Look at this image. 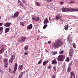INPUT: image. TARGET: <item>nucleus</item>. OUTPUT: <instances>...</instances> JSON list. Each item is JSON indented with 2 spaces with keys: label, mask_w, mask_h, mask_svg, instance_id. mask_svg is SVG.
Instances as JSON below:
<instances>
[{
  "label": "nucleus",
  "mask_w": 78,
  "mask_h": 78,
  "mask_svg": "<svg viewBox=\"0 0 78 78\" xmlns=\"http://www.w3.org/2000/svg\"><path fill=\"white\" fill-rule=\"evenodd\" d=\"M63 44V42L61 41V39H58L57 41L52 44V46L54 48H57L60 47L61 45H62Z\"/></svg>",
  "instance_id": "1"
},
{
  "label": "nucleus",
  "mask_w": 78,
  "mask_h": 78,
  "mask_svg": "<svg viewBox=\"0 0 78 78\" xmlns=\"http://www.w3.org/2000/svg\"><path fill=\"white\" fill-rule=\"evenodd\" d=\"M61 10H78V8L77 7L72 8L69 7H68L67 6H66V7L62 8Z\"/></svg>",
  "instance_id": "2"
},
{
  "label": "nucleus",
  "mask_w": 78,
  "mask_h": 78,
  "mask_svg": "<svg viewBox=\"0 0 78 78\" xmlns=\"http://www.w3.org/2000/svg\"><path fill=\"white\" fill-rule=\"evenodd\" d=\"M66 56L64 55H59L58 57V60L59 61L62 62L64 61Z\"/></svg>",
  "instance_id": "3"
},
{
  "label": "nucleus",
  "mask_w": 78,
  "mask_h": 78,
  "mask_svg": "<svg viewBox=\"0 0 78 78\" xmlns=\"http://www.w3.org/2000/svg\"><path fill=\"white\" fill-rule=\"evenodd\" d=\"M16 56L13 54L11 56V58L9 60V63L10 64L12 63L13 61L15 59Z\"/></svg>",
  "instance_id": "4"
},
{
  "label": "nucleus",
  "mask_w": 78,
  "mask_h": 78,
  "mask_svg": "<svg viewBox=\"0 0 78 78\" xmlns=\"http://www.w3.org/2000/svg\"><path fill=\"white\" fill-rule=\"evenodd\" d=\"M26 39V37H22L21 39H19L18 40V41H19L20 43H22L23 42L25 41V40Z\"/></svg>",
  "instance_id": "5"
},
{
  "label": "nucleus",
  "mask_w": 78,
  "mask_h": 78,
  "mask_svg": "<svg viewBox=\"0 0 78 78\" xmlns=\"http://www.w3.org/2000/svg\"><path fill=\"white\" fill-rule=\"evenodd\" d=\"M32 18L33 21L35 20L36 21H38L40 19L39 17L37 16H33Z\"/></svg>",
  "instance_id": "6"
},
{
  "label": "nucleus",
  "mask_w": 78,
  "mask_h": 78,
  "mask_svg": "<svg viewBox=\"0 0 78 78\" xmlns=\"http://www.w3.org/2000/svg\"><path fill=\"white\" fill-rule=\"evenodd\" d=\"M70 74L71 75L70 78H73L72 76L73 77V78H75V74L73 71H71L70 73Z\"/></svg>",
  "instance_id": "7"
},
{
  "label": "nucleus",
  "mask_w": 78,
  "mask_h": 78,
  "mask_svg": "<svg viewBox=\"0 0 78 78\" xmlns=\"http://www.w3.org/2000/svg\"><path fill=\"white\" fill-rule=\"evenodd\" d=\"M11 25V23H5V24H4V26L6 27H9Z\"/></svg>",
  "instance_id": "8"
},
{
  "label": "nucleus",
  "mask_w": 78,
  "mask_h": 78,
  "mask_svg": "<svg viewBox=\"0 0 78 78\" xmlns=\"http://www.w3.org/2000/svg\"><path fill=\"white\" fill-rule=\"evenodd\" d=\"M62 18L61 16L60 15L58 14L57 16H55V19L57 20H58L60 19H61Z\"/></svg>",
  "instance_id": "9"
},
{
  "label": "nucleus",
  "mask_w": 78,
  "mask_h": 78,
  "mask_svg": "<svg viewBox=\"0 0 78 78\" xmlns=\"http://www.w3.org/2000/svg\"><path fill=\"white\" fill-rule=\"evenodd\" d=\"M33 27V25L32 24H30L29 25H28L27 27V30H30L32 29Z\"/></svg>",
  "instance_id": "10"
},
{
  "label": "nucleus",
  "mask_w": 78,
  "mask_h": 78,
  "mask_svg": "<svg viewBox=\"0 0 78 78\" xmlns=\"http://www.w3.org/2000/svg\"><path fill=\"white\" fill-rule=\"evenodd\" d=\"M18 3H19V6H21V7H22V6H23V4L19 0H18Z\"/></svg>",
  "instance_id": "11"
},
{
  "label": "nucleus",
  "mask_w": 78,
  "mask_h": 78,
  "mask_svg": "<svg viewBox=\"0 0 78 78\" xmlns=\"http://www.w3.org/2000/svg\"><path fill=\"white\" fill-rule=\"evenodd\" d=\"M17 64L16 63H15L14 65V72H16L17 69Z\"/></svg>",
  "instance_id": "12"
},
{
  "label": "nucleus",
  "mask_w": 78,
  "mask_h": 78,
  "mask_svg": "<svg viewBox=\"0 0 78 78\" xmlns=\"http://www.w3.org/2000/svg\"><path fill=\"white\" fill-rule=\"evenodd\" d=\"M78 10H62V12H72L74 11H77Z\"/></svg>",
  "instance_id": "13"
},
{
  "label": "nucleus",
  "mask_w": 78,
  "mask_h": 78,
  "mask_svg": "<svg viewBox=\"0 0 78 78\" xmlns=\"http://www.w3.org/2000/svg\"><path fill=\"white\" fill-rule=\"evenodd\" d=\"M52 65H53V64L56 65L57 63V61L55 59L54 60H52Z\"/></svg>",
  "instance_id": "14"
},
{
  "label": "nucleus",
  "mask_w": 78,
  "mask_h": 78,
  "mask_svg": "<svg viewBox=\"0 0 78 78\" xmlns=\"http://www.w3.org/2000/svg\"><path fill=\"white\" fill-rule=\"evenodd\" d=\"M20 13V12H15L14 14V16L15 17H17L19 16V14Z\"/></svg>",
  "instance_id": "15"
},
{
  "label": "nucleus",
  "mask_w": 78,
  "mask_h": 78,
  "mask_svg": "<svg viewBox=\"0 0 78 78\" xmlns=\"http://www.w3.org/2000/svg\"><path fill=\"white\" fill-rule=\"evenodd\" d=\"M64 27L65 30H68L69 27V25L67 24V25L65 26Z\"/></svg>",
  "instance_id": "16"
},
{
  "label": "nucleus",
  "mask_w": 78,
  "mask_h": 78,
  "mask_svg": "<svg viewBox=\"0 0 78 78\" xmlns=\"http://www.w3.org/2000/svg\"><path fill=\"white\" fill-rule=\"evenodd\" d=\"M18 69L20 70H22L23 69V66L22 65H19Z\"/></svg>",
  "instance_id": "17"
},
{
  "label": "nucleus",
  "mask_w": 78,
  "mask_h": 78,
  "mask_svg": "<svg viewBox=\"0 0 78 78\" xmlns=\"http://www.w3.org/2000/svg\"><path fill=\"white\" fill-rule=\"evenodd\" d=\"M48 23V19L46 18L45 20L44 21V24H47Z\"/></svg>",
  "instance_id": "18"
},
{
  "label": "nucleus",
  "mask_w": 78,
  "mask_h": 78,
  "mask_svg": "<svg viewBox=\"0 0 78 78\" xmlns=\"http://www.w3.org/2000/svg\"><path fill=\"white\" fill-rule=\"evenodd\" d=\"M48 62V61H47L43 62V65L44 66H45Z\"/></svg>",
  "instance_id": "19"
},
{
  "label": "nucleus",
  "mask_w": 78,
  "mask_h": 78,
  "mask_svg": "<svg viewBox=\"0 0 78 78\" xmlns=\"http://www.w3.org/2000/svg\"><path fill=\"white\" fill-rule=\"evenodd\" d=\"M10 30V28H7L5 29V33H6L7 32L9 31Z\"/></svg>",
  "instance_id": "20"
},
{
  "label": "nucleus",
  "mask_w": 78,
  "mask_h": 78,
  "mask_svg": "<svg viewBox=\"0 0 78 78\" xmlns=\"http://www.w3.org/2000/svg\"><path fill=\"white\" fill-rule=\"evenodd\" d=\"M3 61L4 62V63L5 64L8 63V59L6 58H4L3 60Z\"/></svg>",
  "instance_id": "21"
},
{
  "label": "nucleus",
  "mask_w": 78,
  "mask_h": 78,
  "mask_svg": "<svg viewBox=\"0 0 78 78\" xmlns=\"http://www.w3.org/2000/svg\"><path fill=\"white\" fill-rule=\"evenodd\" d=\"M3 27H0V32L2 31L0 33L1 34H2L3 32L2 30H3Z\"/></svg>",
  "instance_id": "22"
},
{
  "label": "nucleus",
  "mask_w": 78,
  "mask_h": 78,
  "mask_svg": "<svg viewBox=\"0 0 78 78\" xmlns=\"http://www.w3.org/2000/svg\"><path fill=\"white\" fill-rule=\"evenodd\" d=\"M35 4L37 6H41V4L38 2H36Z\"/></svg>",
  "instance_id": "23"
},
{
  "label": "nucleus",
  "mask_w": 78,
  "mask_h": 78,
  "mask_svg": "<svg viewBox=\"0 0 78 78\" xmlns=\"http://www.w3.org/2000/svg\"><path fill=\"white\" fill-rule=\"evenodd\" d=\"M24 50L26 51L28 49V46H26L24 47Z\"/></svg>",
  "instance_id": "24"
},
{
  "label": "nucleus",
  "mask_w": 78,
  "mask_h": 78,
  "mask_svg": "<svg viewBox=\"0 0 78 78\" xmlns=\"http://www.w3.org/2000/svg\"><path fill=\"white\" fill-rule=\"evenodd\" d=\"M71 71V69L70 67H69L67 69V72L68 73H69Z\"/></svg>",
  "instance_id": "25"
},
{
  "label": "nucleus",
  "mask_w": 78,
  "mask_h": 78,
  "mask_svg": "<svg viewBox=\"0 0 78 78\" xmlns=\"http://www.w3.org/2000/svg\"><path fill=\"white\" fill-rule=\"evenodd\" d=\"M68 42L69 43H71L72 42V39H70L69 37H68Z\"/></svg>",
  "instance_id": "26"
},
{
  "label": "nucleus",
  "mask_w": 78,
  "mask_h": 78,
  "mask_svg": "<svg viewBox=\"0 0 78 78\" xmlns=\"http://www.w3.org/2000/svg\"><path fill=\"white\" fill-rule=\"evenodd\" d=\"M73 48H76V45L74 43H73Z\"/></svg>",
  "instance_id": "27"
},
{
  "label": "nucleus",
  "mask_w": 78,
  "mask_h": 78,
  "mask_svg": "<svg viewBox=\"0 0 78 78\" xmlns=\"http://www.w3.org/2000/svg\"><path fill=\"white\" fill-rule=\"evenodd\" d=\"M75 3V1H74L70 0L69 1V4H71L72 3Z\"/></svg>",
  "instance_id": "28"
},
{
  "label": "nucleus",
  "mask_w": 78,
  "mask_h": 78,
  "mask_svg": "<svg viewBox=\"0 0 78 78\" xmlns=\"http://www.w3.org/2000/svg\"><path fill=\"white\" fill-rule=\"evenodd\" d=\"M20 25L22 26V27L24 26V23L23 22L20 23Z\"/></svg>",
  "instance_id": "29"
},
{
  "label": "nucleus",
  "mask_w": 78,
  "mask_h": 78,
  "mask_svg": "<svg viewBox=\"0 0 78 78\" xmlns=\"http://www.w3.org/2000/svg\"><path fill=\"white\" fill-rule=\"evenodd\" d=\"M28 54V51H27L25 52L24 53V55H27Z\"/></svg>",
  "instance_id": "30"
},
{
  "label": "nucleus",
  "mask_w": 78,
  "mask_h": 78,
  "mask_svg": "<svg viewBox=\"0 0 78 78\" xmlns=\"http://www.w3.org/2000/svg\"><path fill=\"white\" fill-rule=\"evenodd\" d=\"M73 53L72 52H70L69 53V56H72V54Z\"/></svg>",
  "instance_id": "31"
},
{
  "label": "nucleus",
  "mask_w": 78,
  "mask_h": 78,
  "mask_svg": "<svg viewBox=\"0 0 78 78\" xmlns=\"http://www.w3.org/2000/svg\"><path fill=\"white\" fill-rule=\"evenodd\" d=\"M47 24H44L43 28L44 29H45L47 27Z\"/></svg>",
  "instance_id": "32"
},
{
  "label": "nucleus",
  "mask_w": 78,
  "mask_h": 78,
  "mask_svg": "<svg viewBox=\"0 0 78 78\" xmlns=\"http://www.w3.org/2000/svg\"><path fill=\"white\" fill-rule=\"evenodd\" d=\"M65 61H66L67 62H68L69 61V58L68 57L65 60Z\"/></svg>",
  "instance_id": "33"
},
{
  "label": "nucleus",
  "mask_w": 78,
  "mask_h": 78,
  "mask_svg": "<svg viewBox=\"0 0 78 78\" xmlns=\"http://www.w3.org/2000/svg\"><path fill=\"white\" fill-rule=\"evenodd\" d=\"M64 51L63 50H62L61 51H59V54H62L63 53H64Z\"/></svg>",
  "instance_id": "34"
},
{
  "label": "nucleus",
  "mask_w": 78,
  "mask_h": 78,
  "mask_svg": "<svg viewBox=\"0 0 78 78\" xmlns=\"http://www.w3.org/2000/svg\"><path fill=\"white\" fill-rule=\"evenodd\" d=\"M42 60L41 59L40 61L38 62V64H40L41 63V62H42Z\"/></svg>",
  "instance_id": "35"
},
{
  "label": "nucleus",
  "mask_w": 78,
  "mask_h": 78,
  "mask_svg": "<svg viewBox=\"0 0 78 78\" xmlns=\"http://www.w3.org/2000/svg\"><path fill=\"white\" fill-rule=\"evenodd\" d=\"M51 68V65H49L48 66V69H50Z\"/></svg>",
  "instance_id": "36"
},
{
  "label": "nucleus",
  "mask_w": 78,
  "mask_h": 78,
  "mask_svg": "<svg viewBox=\"0 0 78 78\" xmlns=\"http://www.w3.org/2000/svg\"><path fill=\"white\" fill-rule=\"evenodd\" d=\"M47 2H51L53 0H46Z\"/></svg>",
  "instance_id": "37"
},
{
  "label": "nucleus",
  "mask_w": 78,
  "mask_h": 78,
  "mask_svg": "<svg viewBox=\"0 0 78 78\" xmlns=\"http://www.w3.org/2000/svg\"><path fill=\"white\" fill-rule=\"evenodd\" d=\"M59 21L60 22H63L64 21V20H63L62 19H61L59 20Z\"/></svg>",
  "instance_id": "38"
},
{
  "label": "nucleus",
  "mask_w": 78,
  "mask_h": 78,
  "mask_svg": "<svg viewBox=\"0 0 78 78\" xmlns=\"http://www.w3.org/2000/svg\"><path fill=\"white\" fill-rule=\"evenodd\" d=\"M60 5H62L64 4V2L63 1L61 2H60Z\"/></svg>",
  "instance_id": "39"
},
{
  "label": "nucleus",
  "mask_w": 78,
  "mask_h": 78,
  "mask_svg": "<svg viewBox=\"0 0 78 78\" xmlns=\"http://www.w3.org/2000/svg\"><path fill=\"white\" fill-rule=\"evenodd\" d=\"M24 72H22L21 73V74H20V75H21L22 76V75H23V73H24Z\"/></svg>",
  "instance_id": "40"
},
{
  "label": "nucleus",
  "mask_w": 78,
  "mask_h": 78,
  "mask_svg": "<svg viewBox=\"0 0 78 78\" xmlns=\"http://www.w3.org/2000/svg\"><path fill=\"white\" fill-rule=\"evenodd\" d=\"M53 69L55 70V71L56 72V66H54L53 67Z\"/></svg>",
  "instance_id": "41"
},
{
  "label": "nucleus",
  "mask_w": 78,
  "mask_h": 78,
  "mask_svg": "<svg viewBox=\"0 0 78 78\" xmlns=\"http://www.w3.org/2000/svg\"><path fill=\"white\" fill-rule=\"evenodd\" d=\"M22 75H19L18 78H22Z\"/></svg>",
  "instance_id": "42"
},
{
  "label": "nucleus",
  "mask_w": 78,
  "mask_h": 78,
  "mask_svg": "<svg viewBox=\"0 0 78 78\" xmlns=\"http://www.w3.org/2000/svg\"><path fill=\"white\" fill-rule=\"evenodd\" d=\"M57 52H54L53 53V54L54 55H55L56 54H57Z\"/></svg>",
  "instance_id": "43"
},
{
  "label": "nucleus",
  "mask_w": 78,
  "mask_h": 78,
  "mask_svg": "<svg viewBox=\"0 0 78 78\" xmlns=\"http://www.w3.org/2000/svg\"><path fill=\"white\" fill-rule=\"evenodd\" d=\"M22 1L23 2V3H26V1H25L24 0H22Z\"/></svg>",
  "instance_id": "44"
},
{
  "label": "nucleus",
  "mask_w": 78,
  "mask_h": 78,
  "mask_svg": "<svg viewBox=\"0 0 78 78\" xmlns=\"http://www.w3.org/2000/svg\"><path fill=\"white\" fill-rule=\"evenodd\" d=\"M4 48H1V51H2L3 50H4Z\"/></svg>",
  "instance_id": "45"
},
{
  "label": "nucleus",
  "mask_w": 78,
  "mask_h": 78,
  "mask_svg": "<svg viewBox=\"0 0 78 78\" xmlns=\"http://www.w3.org/2000/svg\"><path fill=\"white\" fill-rule=\"evenodd\" d=\"M5 67H7V66L8 65V63H5Z\"/></svg>",
  "instance_id": "46"
},
{
  "label": "nucleus",
  "mask_w": 78,
  "mask_h": 78,
  "mask_svg": "<svg viewBox=\"0 0 78 78\" xmlns=\"http://www.w3.org/2000/svg\"><path fill=\"white\" fill-rule=\"evenodd\" d=\"M3 53V52L1 50H0V54H2V53Z\"/></svg>",
  "instance_id": "47"
},
{
  "label": "nucleus",
  "mask_w": 78,
  "mask_h": 78,
  "mask_svg": "<svg viewBox=\"0 0 78 78\" xmlns=\"http://www.w3.org/2000/svg\"><path fill=\"white\" fill-rule=\"evenodd\" d=\"M52 78H55V75H53L52 77Z\"/></svg>",
  "instance_id": "48"
},
{
  "label": "nucleus",
  "mask_w": 78,
  "mask_h": 78,
  "mask_svg": "<svg viewBox=\"0 0 78 78\" xmlns=\"http://www.w3.org/2000/svg\"><path fill=\"white\" fill-rule=\"evenodd\" d=\"M3 23H0V26H2L3 25Z\"/></svg>",
  "instance_id": "49"
},
{
  "label": "nucleus",
  "mask_w": 78,
  "mask_h": 78,
  "mask_svg": "<svg viewBox=\"0 0 78 78\" xmlns=\"http://www.w3.org/2000/svg\"><path fill=\"white\" fill-rule=\"evenodd\" d=\"M51 41H49L48 42V44H51Z\"/></svg>",
  "instance_id": "50"
},
{
  "label": "nucleus",
  "mask_w": 78,
  "mask_h": 78,
  "mask_svg": "<svg viewBox=\"0 0 78 78\" xmlns=\"http://www.w3.org/2000/svg\"><path fill=\"white\" fill-rule=\"evenodd\" d=\"M25 5L26 6H28V5H29L28 3L26 4Z\"/></svg>",
  "instance_id": "51"
},
{
  "label": "nucleus",
  "mask_w": 78,
  "mask_h": 78,
  "mask_svg": "<svg viewBox=\"0 0 78 78\" xmlns=\"http://www.w3.org/2000/svg\"><path fill=\"white\" fill-rule=\"evenodd\" d=\"M12 18H13L14 19H15V18H16L15 16H12Z\"/></svg>",
  "instance_id": "52"
},
{
  "label": "nucleus",
  "mask_w": 78,
  "mask_h": 78,
  "mask_svg": "<svg viewBox=\"0 0 78 78\" xmlns=\"http://www.w3.org/2000/svg\"><path fill=\"white\" fill-rule=\"evenodd\" d=\"M72 64V62H71V63L69 64V65L71 66Z\"/></svg>",
  "instance_id": "53"
},
{
  "label": "nucleus",
  "mask_w": 78,
  "mask_h": 78,
  "mask_svg": "<svg viewBox=\"0 0 78 78\" xmlns=\"http://www.w3.org/2000/svg\"><path fill=\"white\" fill-rule=\"evenodd\" d=\"M9 72H10V73H11V72L10 71V70H11V69H10V68H9Z\"/></svg>",
  "instance_id": "54"
},
{
  "label": "nucleus",
  "mask_w": 78,
  "mask_h": 78,
  "mask_svg": "<svg viewBox=\"0 0 78 78\" xmlns=\"http://www.w3.org/2000/svg\"><path fill=\"white\" fill-rule=\"evenodd\" d=\"M38 32L39 33L40 32V31L39 29L38 30Z\"/></svg>",
  "instance_id": "55"
},
{
  "label": "nucleus",
  "mask_w": 78,
  "mask_h": 78,
  "mask_svg": "<svg viewBox=\"0 0 78 78\" xmlns=\"http://www.w3.org/2000/svg\"><path fill=\"white\" fill-rule=\"evenodd\" d=\"M49 21H51V20L50 18H49Z\"/></svg>",
  "instance_id": "56"
},
{
  "label": "nucleus",
  "mask_w": 78,
  "mask_h": 78,
  "mask_svg": "<svg viewBox=\"0 0 78 78\" xmlns=\"http://www.w3.org/2000/svg\"><path fill=\"white\" fill-rule=\"evenodd\" d=\"M2 18V16H0V20H1Z\"/></svg>",
  "instance_id": "57"
},
{
  "label": "nucleus",
  "mask_w": 78,
  "mask_h": 78,
  "mask_svg": "<svg viewBox=\"0 0 78 78\" xmlns=\"http://www.w3.org/2000/svg\"><path fill=\"white\" fill-rule=\"evenodd\" d=\"M26 8H26V7H24V9H26Z\"/></svg>",
  "instance_id": "58"
},
{
  "label": "nucleus",
  "mask_w": 78,
  "mask_h": 78,
  "mask_svg": "<svg viewBox=\"0 0 78 78\" xmlns=\"http://www.w3.org/2000/svg\"><path fill=\"white\" fill-rule=\"evenodd\" d=\"M32 8V10H33V8Z\"/></svg>",
  "instance_id": "59"
},
{
  "label": "nucleus",
  "mask_w": 78,
  "mask_h": 78,
  "mask_svg": "<svg viewBox=\"0 0 78 78\" xmlns=\"http://www.w3.org/2000/svg\"><path fill=\"white\" fill-rule=\"evenodd\" d=\"M44 44H46V42H45V43H44Z\"/></svg>",
  "instance_id": "60"
},
{
  "label": "nucleus",
  "mask_w": 78,
  "mask_h": 78,
  "mask_svg": "<svg viewBox=\"0 0 78 78\" xmlns=\"http://www.w3.org/2000/svg\"><path fill=\"white\" fill-rule=\"evenodd\" d=\"M13 53H15V52H13Z\"/></svg>",
  "instance_id": "61"
},
{
  "label": "nucleus",
  "mask_w": 78,
  "mask_h": 78,
  "mask_svg": "<svg viewBox=\"0 0 78 78\" xmlns=\"http://www.w3.org/2000/svg\"><path fill=\"white\" fill-rule=\"evenodd\" d=\"M3 52H4V51H3Z\"/></svg>",
  "instance_id": "62"
},
{
  "label": "nucleus",
  "mask_w": 78,
  "mask_h": 78,
  "mask_svg": "<svg viewBox=\"0 0 78 78\" xmlns=\"http://www.w3.org/2000/svg\"><path fill=\"white\" fill-rule=\"evenodd\" d=\"M3 46V45H2V46Z\"/></svg>",
  "instance_id": "63"
}]
</instances>
